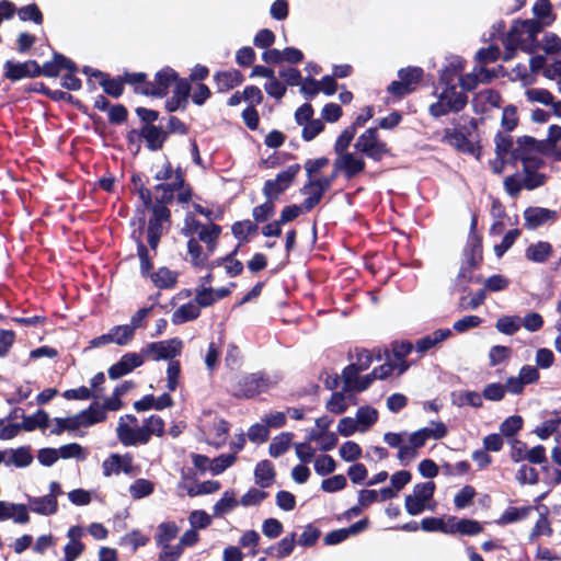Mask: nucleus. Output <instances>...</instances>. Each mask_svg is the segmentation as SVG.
Masks as SVG:
<instances>
[{
  "instance_id": "obj_1",
  "label": "nucleus",
  "mask_w": 561,
  "mask_h": 561,
  "mask_svg": "<svg viewBox=\"0 0 561 561\" xmlns=\"http://www.w3.org/2000/svg\"><path fill=\"white\" fill-rule=\"evenodd\" d=\"M453 128H445L442 141L461 153L474 156L478 160L482 154L480 139L474 137L478 130L477 119L471 117L468 125L456 124Z\"/></svg>"
},
{
  "instance_id": "obj_2",
  "label": "nucleus",
  "mask_w": 561,
  "mask_h": 561,
  "mask_svg": "<svg viewBox=\"0 0 561 561\" xmlns=\"http://www.w3.org/2000/svg\"><path fill=\"white\" fill-rule=\"evenodd\" d=\"M397 75L398 80H393L386 91L393 100L400 101L419 89L424 78V70L417 66H408L400 68Z\"/></svg>"
},
{
  "instance_id": "obj_3",
  "label": "nucleus",
  "mask_w": 561,
  "mask_h": 561,
  "mask_svg": "<svg viewBox=\"0 0 561 561\" xmlns=\"http://www.w3.org/2000/svg\"><path fill=\"white\" fill-rule=\"evenodd\" d=\"M354 148L375 162H380L385 157L392 154L389 145L380 139L377 127H369L360 134Z\"/></svg>"
},
{
  "instance_id": "obj_4",
  "label": "nucleus",
  "mask_w": 561,
  "mask_h": 561,
  "mask_svg": "<svg viewBox=\"0 0 561 561\" xmlns=\"http://www.w3.org/2000/svg\"><path fill=\"white\" fill-rule=\"evenodd\" d=\"M468 103V96L465 92L457 91V85L444 87L438 94V101L432 103L428 107V113L434 118H439L448 113L461 112Z\"/></svg>"
},
{
  "instance_id": "obj_5",
  "label": "nucleus",
  "mask_w": 561,
  "mask_h": 561,
  "mask_svg": "<svg viewBox=\"0 0 561 561\" xmlns=\"http://www.w3.org/2000/svg\"><path fill=\"white\" fill-rule=\"evenodd\" d=\"M301 170L299 163L288 165L285 170L278 172L275 179H268L264 182L262 194L266 199L275 203L294 184Z\"/></svg>"
},
{
  "instance_id": "obj_6",
  "label": "nucleus",
  "mask_w": 561,
  "mask_h": 561,
  "mask_svg": "<svg viewBox=\"0 0 561 561\" xmlns=\"http://www.w3.org/2000/svg\"><path fill=\"white\" fill-rule=\"evenodd\" d=\"M463 262L458 272V279H466L467 283L472 280V272L479 268L483 263V245L482 236H472L467 239V243L462 251Z\"/></svg>"
},
{
  "instance_id": "obj_7",
  "label": "nucleus",
  "mask_w": 561,
  "mask_h": 561,
  "mask_svg": "<svg viewBox=\"0 0 561 561\" xmlns=\"http://www.w3.org/2000/svg\"><path fill=\"white\" fill-rule=\"evenodd\" d=\"M268 386L270 380L263 373L248 374L233 385L232 396L238 399H251L266 391Z\"/></svg>"
},
{
  "instance_id": "obj_8",
  "label": "nucleus",
  "mask_w": 561,
  "mask_h": 561,
  "mask_svg": "<svg viewBox=\"0 0 561 561\" xmlns=\"http://www.w3.org/2000/svg\"><path fill=\"white\" fill-rule=\"evenodd\" d=\"M183 343L179 337L151 342L141 348L145 358L153 360H171L181 354Z\"/></svg>"
},
{
  "instance_id": "obj_9",
  "label": "nucleus",
  "mask_w": 561,
  "mask_h": 561,
  "mask_svg": "<svg viewBox=\"0 0 561 561\" xmlns=\"http://www.w3.org/2000/svg\"><path fill=\"white\" fill-rule=\"evenodd\" d=\"M435 489L436 485L433 481L416 483L413 486V494L405 496L404 506L408 514L415 516L424 512L427 501L434 495Z\"/></svg>"
},
{
  "instance_id": "obj_10",
  "label": "nucleus",
  "mask_w": 561,
  "mask_h": 561,
  "mask_svg": "<svg viewBox=\"0 0 561 561\" xmlns=\"http://www.w3.org/2000/svg\"><path fill=\"white\" fill-rule=\"evenodd\" d=\"M182 77L170 66H165L158 70L153 80L149 79V96L162 99L165 98L170 88L180 81Z\"/></svg>"
},
{
  "instance_id": "obj_11",
  "label": "nucleus",
  "mask_w": 561,
  "mask_h": 561,
  "mask_svg": "<svg viewBox=\"0 0 561 561\" xmlns=\"http://www.w3.org/2000/svg\"><path fill=\"white\" fill-rule=\"evenodd\" d=\"M144 362H145V359H144L141 352L140 353H134V352L126 353L121 357V359L117 363L113 364L108 368V370H107L108 377L112 380L119 379L123 376H126L129 373H131L134 369L142 366Z\"/></svg>"
},
{
  "instance_id": "obj_12",
  "label": "nucleus",
  "mask_w": 561,
  "mask_h": 561,
  "mask_svg": "<svg viewBox=\"0 0 561 561\" xmlns=\"http://www.w3.org/2000/svg\"><path fill=\"white\" fill-rule=\"evenodd\" d=\"M192 85L190 80L182 78L174 84L173 94L167 99L164 108L169 113H174L179 110L185 111L188 105V98L191 95Z\"/></svg>"
},
{
  "instance_id": "obj_13",
  "label": "nucleus",
  "mask_w": 561,
  "mask_h": 561,
  "mask_svg": "<svg viewBox=\"0 0 561 561\" xmlns=\"http://www.w3.org/2000/svg\"><path fill=\"white\" fill-rule=\"evenodd\" d=\"M432 424L435 426L434 428L422 427L410 434L409 443L410 446L413 447L415 451L419 448L423 447L426 444L427 439H442L447 435V427L443 422H432Z\"/></svg>"
},
{
  "instance_id": "obj_14",
  "label": "nucleus",
  "mask_w": 561,
  "mask_h": 561,
  "mask_svg": "<svg viewBox=\"0 0 561 561\" xmlns=\"http://www.w3.org/2000/svg\"><path fill=\"white\" fill-rule=\"evenodd\" d=\"M84 529L81 526H71L67 531L69 541L64 548V558L61 561H76L85 550V545L81 541Z\"/></svg>"
},
{
  "instance_id": "obj_15",
  "label": "nucleus",
  "mask_w": 561,
  "mask_h": 561,
  "mask_svg": "<svg viewBox=\"0 0 561 561\" xmlns=\"http://www.w3.org/2000/svg\"><path fill=\"white\" fill-rule=\"evenodd\" d=\"M356 362L351 363L342 370V379H346L348 383L352 379L359 375L360 371L367 370L373 364V353L364 347H355Z\"/></svg>"
},
{
  "instance_id": "obj_16",
  "label": "nucleus",
  "mask_w": 561,
  "mask_h": 561,
  "mask_svg": "<svg viewBox=\"0 0 561 561\" xmlns=\"http://www.w3.org/2000/svg\"><path fill=\"white\" fill-rule=\"evenodd\" d=\"M42 72L44 77L47 78H57L61 70H67L69 72H78L79 68L75 61L66 57L65 55L54 51L53 59L50 61H46L42 66Z\"/></svg>"
},
{
  "instance_id": "obj_17",
  "label": "nucleus",
  "mask_w": 561,
  "mask_h": 561,
  "mask_svg": "<svg viewBox=\"0 0 561 561\" xmlns=\"http://www.w3.org/2000/svg\"><path fill=\"white\" fill-rule=\"evenodd\" d=\"M557 211L543 207H528L524 210L525 228L528 230L537 229L548 221L557 219Z\"/></svg>"
},
{
  "instance_id": "obj_18",
  "label": "nucleus",
  "mask_w": 561,
  "mask_h": 561,
  "mask_svg": "<svg viewBox=\"0 0 561 561\" xmlns=\"http://www.w3.org/2000/svg\"><path fill=\"white\" fill-rule=\"evenodd\" d=\"M116 432L119 442L124 446H135L138 444L145 445L149 443L147 428L144 425L134 428L125 423H119Z\"/></svg>"
},
{
  "instance_id": "obj_19",
  "label": "nucleus",
  "mask_w": 561,
  "mask_h": 561,
  "mask_svg": "<svg viewBox=\"0 0 561 561\" xmlns=\"http://www.w3.org/2000/svg\"><path fill=\"white\" fill-rule=\"evenodd\" d=\"M152 309L153 306L140 308L134 316H131L130 324L115 325V331L123 330V334H121L118 342H131L135 336V331L139 328L146 327V318L149 316Z\"/></svg>"
},
{
  "instance_id": "obj_20",
  "label": "nucleus",
  "mask_w": 561,
  "mask_h": 561,
  "mask_svg": "<svg viewBox=\"0 0 561 561\" xmlns=\"http://www.w3.org/2000/svg\"><path fill=\"white\" fill-rule=\"evenodd\" d=\"M140 139L146 141V147L150 151H159L169 140L165 129L159 125L141 126Z\"/></svg>"
},
{
  "instance_id": "obj_21",
  "label": "nucleus",
  "mask_w": 561,
  "mask_h": 561,
  "mask_svg": "<svg viewBox=\"0 0 561 561\" xmlns=\"http://www.w3.org/2000/svg\"><path fill=\"white\" fill-rule=\"evenodd\" d=\"M340 159L334 161V167L339 171H343L347 179H353L365 170V161L355 157L351 152L339 154Z\"/></svg>"
},
{
  "instance_id": "obj_22",
  "label": "nucleus",
  "mask_w": 561,
  "mask_h": 561,
  "mask_svg": "<svg viewBox=\"0 0 561 561\" xmlns=\"http://www.w3.org/2000/svg\"><path fill=\"white\" fill-rule=\"evenodd\" d=\"M217 92L222 93L239 87L244 81L243 73L238 69L220 70L214 75Z\"/></svg>"
},
{
  "instance_id": "obj_23",
  "label": "nucleus",
  "mask_w": 561,
  "mask_h": 561,
  "mask_svg": "<svg viewBox=\"0 0 561 561\" xmlns=\"http://www.w3.org/2000/svg\"><path fill=\"white\" fill-rule=\"evenodd\" d=\"M13 518L14 523L27 524L30 514L25 504H14L0 501V520Z\"/></svg>"
},
{
  "instance_id": "obj_24",
  "label": "nucleus",
  "mask_w": 561,
  "mask_h": 561,
  "mask_svg": "<svg viewBox=\"0 0 561 561\" xmlns=\"http://www.w3.org/2000/svg\"><path fill=\"white\" fill-rule=\"evenodd\" d=\"M465 65L466 61L462 58L457 56L453 57L439 73V84L443 87H450V89H453V85H456L455 80L457 77H460L465 69Z\"/></svg>"
},
{
  "instance_id": "obj_25",
  "label": "nucleus",
  "mask_w": 561,
  "mask_h": 561,
  "mask_svg": "<svg viewBox=\"0 0 561 561\" xmlns=\"http://www.w3.org/2000/svg\"><path fill=\"white\" fill-rule=\"evenodd\" d=\"M30 510L39 515H54L58 511V501L53 496H27Z\"/></svg>"
},
{
  "instance_id": "obj_26",
  "label": "nucleus",
  "mask_w": 561,
  "mask_h": 561,
  "mask_svg": "<svg viewBox=\"0 0 561 561\" xmlns=\"http://www.w3.org/2000/svg\"><path fill=\"white\" fill-rule=\"evenodd\" d=\"M276 478V471L271 460L264 459L256 463L254 469L255 483L262 489L270 488Z\"/></svg>"
},
{
  "instance_id": "obj_27",
  "label": "nucleus",
  "mask_w": 561,
  "mask_h": 561,
  "mask_svg": "<svg viewBox=\"0 0 561 561\" xmlns=\"http://www.w3.org/2000/svg\"><path fill=\"white\" fill-rule=\"evenodd\" d=\"M451 334H453L451 330L448 328L437 329L434 332H432L431 334H427V335L422 336L419 340H416L415 345H414L415 350L419 353H425V352L430 351L431 348L435 347L436 345H438L440 342L450 337Z\"/></svg>"
},
{
  "instance_id": "obj_28",
  "label": "nucleus",
  "mask_w": 561,
  "mask_h": 561,
  "mask_svg": "<svg viewBox=\"0 0 561 561\" xmlns=\"http://www.w3.org/2000/svg\"><path fill=\"white\" fill-rule=\"evenodd\" d=\"M553 248L548 241L531 243L525 250V257L535 263H545L552 255Z\"/></svg>"
},
{
  "instance_id": "obj_29",
  "label": "nucleus",
  "mask_w": 561,
  "mask_h": 561,
  "mask_svg": "<svg viewBox=\"0 0 561 561\" xmlns=\"http://www.w3.org/2000/svg\"><path fill=\"white\" fill-rule=\"evenodd\" d=\"M124 84L133 87L135 94L149 96V77L146 72H123Z\"/></svg>"
},
{
  "instance_id": "obj_30",
  "label": "nucleus",
  "mask_w": 561,
  "mask_h": 561,
  "mask_svg": "<svg viewBox=\"0 0 561 561\" xmlns=\"http://www.w3.org/2000/svg\"><path fill=\"white\" fill-rule=\"evenodd\" d=\"M296 536L297 535L295 531L290 533L289 535L282 538L275 545L268 547L265 550V553L277 559H285L289 557L295 549Z\"/></svg>"
},
{
  "instance_id": "obj_31",
  "label": "nucleus",
  "mask_w": 561,
  "mask_h": 561,
  "mask_svg": "<svg viewBox=\"0 0 561 561\" xmlns=\"http://www.w3.org/2000/svg\"><path fill=\"white\" fill-rule=\"evenodd\" d=\"M99 84L106 95L114 99L121 98L125 91L123 75L111 77L110 73L105 72Z\"/></svg>"
},
{
  "instance_id": "obj_32",
  "label": "nucleus",
  "mask_w": 561,
  "mask_h": 561,
  "mask_svg": "<svg viewBox=\"0 0 561 561\" xmlns=\"http://www.w3.org/2000/svg\"><path fill=\"white\" fill-rule=\"evenodd\" d=\"M179 274L162 266L150 275L151 282L160 289H170L176 286Z\"/></svg>"
},
{
  "instance_id": "obj_33",
  "label": "nucleus",
  "mask_w": 561,
  "mask_h": 561,
  "mask_svg": "<svg viewBox=\"0 0 561 561\" xmlns=\"http://www.w3.org/2000/svg\"><path fill=\"white\" fill-rule=\"evenodd\" d=\"M201 316L199 307L194 300H191L181 307H179L172 314L173 324H182L188 321H193Z\"/></svg>"
},
{
  "instance_id": "obj_34",
  "label": "nucleus",
  "mask_w": 561,
  "mask_h": 561,
  "mask_svg": "<svg viewBox=\"0 0 561 561\" xmlns=\"http://www.w3.org/2000/svg\"><path fill=\"white\" fill-rule=\"evenodd\" d=\"M81 416V424L83 427L92 426L96 423L104 422L107 417L106 410L103 405H99V403L93 402L85 410L79 412Z\"/></svg>"
},
{
  "instance_id": "obj_35",
  "label": "nucleus",
  "mask_w": 561,
  "mask_h": 561,
  "mask_svg": "<svg viewBox=\"0 0 561 561\" xmlns=\"http://www.w3.org/2000/svg\"><path fill=\"white\" fill-rule=\"evenodd\" d=\"M533 511L534 506L531 505L523 507L508 506L496 520V523L499 525L513 524L527 518Z\"/></svg>"
},
{
  "instance_id": "obj_36",
  "label": "nucleus",
  "mask_w": 561,
  "mask_h": 561,
  "mask_svg": "<svg viewBox=\"0 0 561 561\" xmlns=\"http://www.w3.org/2000/svg\"><path fill=\"white\" fill-rule=\"evenodd\" d=\"M179 527L173 522L161 523L154 536L156 542L162 548H169L170 542L176 538Z\"/></svg>"
},
{
  "instance_id": "obj_37",
  "label": "nucleus",
  "mask_w": 561,
  "mask_h": 561,
  "mask_svg": "<svg viewBox=\"0 0 561 561\" xmlns=\"http://www.w3.org/2000/svg\"><path fill=\"white\" fill-rule=\"evenodd\" d=\"M524 33L525 32L520 25V20L514 21L506 38L504 39V46L508 50H516L520 46L525 51L533 53V48H526L522 46V36Z\"/></svg>"
},
{
  "instance_id": "obj_38",
  "label": "nucleus",
  "mask_w": 561,
  "mask_h": 561,
  "mask_svg": "<svg viewBox=\"0 0 561 561\" xmlns=\"http://www.w3.org/2000/svg\"><path fill=\"white\" fill-rule=\"evenodd\" d=\"M28 60L24 62H14L12 60H7L3 65L4 68V78L15 82L22 80L24 78H28Z\"/></svg>"
},
{
  "instance_id": "obj_39",
  "label": "nucleus",
  "mask_w": 561,
  "mask_h": 561,
  "mask_svg": "<svg viewBox=\"0 0 561 561\" xmlns=\"http://www.w3.org/2000/svg\"><path fill=\"white\" fill-rule=\"evenodd\" d=\"M351 379L352 380L348 383H346V379H343V390L345 392H363L367 390L375 380H377L376 375L373 370L363 377L356 376Z\"/></svg>"
},
{
  "instance_id": "obj_40",
  "label": "nucleus",
  "mask_w": 561,
  "mask_h": 561,
  "mask_svg": "<svg viewBox=\"0 0 561 561\" xmlns=\"http://www.w3.org/2000/svg\"><path fill=\"white\" fill-rule=\"evenodd\" d=\"M240 504V501L236 499L233 490L226 491L222 497L214 505L213 515L215 517H221L229 513Z\"/></svg>"
},
{
  "instance_id": "obj_41",
  "label": "nucleus",
  "mask_w": 561,
  "mask_h": 561,
  "mask_svg": "<svg viewBox=\"0 0 561 561\" xmlns=\"http://www.w3.org/2000/svg\"><path fill=\"white\" fill-rule=\"evenodd\" d=\"M293 436L294 434L290 432H283L275 436L268 446V454L274 458L285 454L290 447Z\"/></svg>"
},
{
  "instance_id": "obj_42",
  "label": "nucleus",
  "mask_w": 561,
  "mask_h": 561,
  "mask_svg": "<svg viewBox=\"0 0 561 561\" xmlns=\"http://www.w3.org/2000/svg\"><path fill=\"white\" fill-rule=\"evenodd\" d=\"M187 252L193 266L198 268L205 267L208 261V254L204 252L203 247L195 238H191L187 241Z\"/></svg>"
},
{
  "instance_id": "obj_43",
  "label": "nucleus",
  "mask_w": 561,
  "mask_h": 561,
  "mask_svg": "<svg viewBox=\"0 0 561 561\" xmlns=\"http://www.w3.org/2000/svg\"><path fill=\"white\" fill-rule=\"evenodd\" d=\"M49 99L55 102L65 101L73 105L82 114L88 115L90 118L93 119V115L89 113L88 106L83 104L82 101L75 98L72 94L68 92H65L62 90H51L49 93Z\"/></svg>"
},
{
  "instance_id": "obj_44",
  "label": "nucleus",
  "mask_w": 561,
  "mask_h": 561,
  "mask_svg": "<svg viewBox=\"0 0 561 561\" xmlns=\"http://www.w3.org/2000/svg\"><path fill=\"white\" fill-rule=\"evenodd\" d=\"M356 420L359 431L365 432L378 421V411L369 405L360 407L356 412Z\"/></svg>"
},
{
  "instance_id": "obj_45",
  "label": "nucleus",
  "mask_w": 561,
  "mask_h": 561,
  "mask_svg": "<svg viewBox=\"0 0 561 561\" xmlns=\"http://www.w3.org/2000/svg\"><path fill=\"white\" fill-rule=\"evenodd\" d=\"M11 457L7 465H14L18 468H25L33 461V455L30 446H21L16 449H10Z\"/></svg>"
},
{
  "instance_id": "obj_46",
  "label": "nucleus",
  "mask_w": 561,
  "mask_h": 561,
  "mask_svg": "<svg viewBox=\"0 0 561 561\" xmlns=\"http://www.w3.org/2000/svg\"><path fill=\"white\" fill-rule=\"evenodd\" d=\"M259 230L256 224L249 219L233 222L231 226V232L236 239L241 242H249V236L255 233Z\"/></svg>"
},
{
  "instance_id": "obj_47",
  "label": "nucleus",
  "mask_w": 561,
  "mask_h": 561,
  "mask_svg": "<svg viewBox=\"0 0 561 561\" xmlns=\"http://www.w3.org/2000/svg\"><path fill=\"white\" fill-rule=\"evenodd\" d=\"M49 423L48 413L45 410H37L34 415L23 416L22 428L26 432H32L39 428H46Z\"/></svg>"
},
{
  "instance_id": "obj_48",
  "label": "nucleus",
  "mask_w": 561,
  "mask_h": 561,
  "mask_svg": "<svg viewBox=\"0 0 561 561\" xmlns=\"http://www.w3.org/2000/svg\"><path fill=\"white\" fill-rule=\"evenodd\" d=\"M54 422L55 427L51 430V434L54 435H60L65 431H76L83 426V424H81L82 420L80 413L69 417H55Z\"/></svg>"
},
{
  "instance_id": "obj_49",
  "label": "nucleus",
  "mask_w": 561,
  "mask_h": 561,
  "mask_svg": "<svg viewBox=\"0 0 561 561\" xmlns=\"http://www.w3.org/2000/svg\"><path fill=\"white\" fill-rule=\"evenodd\" d=\"M137 255L140 261V273L144 277H150L153 273V262L149 251L140 238L137 239Z\"/></svg>"
},
{
  "instance_id": "obj_50",
  "label": "nucleus",
  "mask_w": 561,
  "mask_h": 561,
  "mask_svg": "<svg viewBox=\"0 0 561 561\" xmlns=\"http://www.w3.org/2000/svg\"><path fill=\"white\" fill-rule=\"evenodd\" d=\"M524 420L520 415H512L506 417L500 424V434L507 438H514V436L523 428Z\"/></svg>"
},
{
  "instance_id": "obj_51",
  "label": "nucleus",
  "mask_w": 561,
  "mask_h": 561,
  "mask_svg": "<svg viewBox=\"0 0 561 561\" xmlns=\"http://www.w3.org/2000/svg\"><path fill=\"white\" fill-rule=\"evenodd\" d=\"M18 16L22 22L32 21L37 25L44 22V15L36 3H31L18 9Z\"/></svg>"
},
{
  "instance_id": "obj_52",
  "label": "nucleus",
  "mask_w": 561,
  "mask_h": 561,
  "mask_svg": "<svg viewBox=\"0 0 561 561\" xmlns=\"http://www.w3.org/2000/svg\"><path fill=\"white\" fill-rule=\"evenodd\" d=\"M327 192V190L318 184L312 185V188H309L308 192L301 193L302 195H308L302 202V208L305 211H311L322 201Z\"/></svg>"
},
{
  "instance_id": "obj_53",
  "label": "nucleus",
  "mask_w": 561,
  "mask_h": 561,
  "mask_svg": "<svg viewBox=\"0 0 561 561\" xmlns=\"http://www.w3.org/2000/svg\"><path fill=\"white\" fill-rule=\"evenodd\" d=\"M495 328L503 334L513 335L520 329V319L517 316H503L497 319Z\"/></svg>"
},
{
  "instance_id": "obj_54",
  "label": "nucleus",
  "mask_w": 561,
  "mask_h": 561,
  "mask_svg": "<svg viewBox=\"0 0 561 561\" xmlns=\"http://www.w3.org/2000/svg\"><path fill=\"white\" fill-rule=\"evenodd\" d=\"M533 12L538 20H543L546 25H550L556 20L550 0H537L533 7Z\"/></svg>"
},
{
  "instance_id": "obj_55",
  "label": "nucleus",
  "mask_w": 561,
  "mask_h": 561,
  "mask_svg": "<svg viewBox=\"0 0 561 561\" xmlns=\"http://www.w3.org/2000/svg\"><path fill=\"white\" fill-rule=\"evenodd\" d=\"M276 210L275 203L265 198V202L261 205L255 206L252 209V217L254 219V224H261L267 221L271 217L274 216Z\"/></svg>"
},
{
  "instance_id": "obj_56",
  "label": "nucleus",
  "mask_w": 561,
  "mask_h": 561,
  "mask_svg": "<svg viewBox=\"0 0 561 561\" xmlns=\"http://www.w3.org/2000/svg\"><path fill=\"white\" fill-rule=\"evenodd\" d=\"M154 490V484L147 479H137L130 486L129 493L133 499L139 500L150 495Z\"/></svg>"
},
{
  "instance_id": "obj_57",
  "label": "nucleus",
  "mask_w": 561,
  "mask_h": 561,
  "mask_svg": "<svg viewBox=\"0 0 561 561\" xmlns=\"http://www.w3.org/2000/svg\"><path fill=\"white\" fill-rule=\"evenodd\" d=\"M321 536V530L313 526V524H308L301 535L299 536L297 543L305 548H311L316 546L319 538Z\"/></svg>"
},
{
  "instance_id": "obj_58",
  "label": "nucleus",
  "mask_w": 561,
  "mask_h": 561,
  "mask_svg": "<svg viewBox=\"0 0 561 561\" xmlns=\"http://www.w3.org/2000/svg\"><path fill=\"white\" fill-rule=\"evenodd\" d=\"M356 133L357 129L355 128V126L350 125L346 128H344L334 144L335 153L342 154L346 152V149L350 147Z\"/></svg>"
},
{
  "instance_id": "obj_59",
  "label": "nucleus",
  "mask_w": 561,
  "mask_h": 561,
  "mask_svg": "<svg viewBox=\"0 0 561 561\" xmlns=\"http://www.w3.org/2000/svg\"><path fill=\"white\" fill-rule=\"evenodd\" d=\"M476 494V489L472 485H465L454 497L455 507L457 510H463L468 507L472 503Z\"/></svg>"
},
{
  "instance_id": "obj_60",
  "label": "nucleus",
  "mask_w": 561,
  "mask_h": 561,
  "mask_svg": "<svg viewBox=\"0 0 561 561\" xmlns=\"http://www.w3.org/2000/svg\"><path fill=\"white\" fill-rule=\"evenodd\" d=\"M552 534H553V529L551 528V524H550L547 513L540 514L534 528L531 529L529 539L534 540L543 535L550 537V536H552Z\"/></svg>"
},
{
  "instance_id": "obj_61",
  "label": "nucleus",
  "mask_w": 561,
  "mask_h": 561,
  "mask_svg": "<svg viewBox=\"0 0 561 561\" xmlns=\"http://www.w3.org/2000/svg\"><path fill=\"white\" fill-rule=\"evenodd\" d=\"M520 236V230L515 228L508 230L505 236L503 237L501 243L494 245V252L497 257H502L505 252H507L517 238Z\"/></svg>"
},
{
  "instance_id": "obj_62",
  "label": "nucleus",
  "mask_w": 561,
  "mask_h": 561,
  "mask_svg": "<svg viewBox=\"0 0 561 561\" xmlns=\"http://www.w3.org/2000/svg\"><path fill=\"white\" fill-rule=\"evenodd\" d=\"M107 119L112 125H123L128 119V110L124 104H112L107 110Z\"/></svg>"
},
{
  "instance_id": "obj_63",
  "label": "nucleus",
  "mask_w": 561,
  "mask_h": 561,
  "mask_svg": "<svg viewBox=\"0 0 561 561\" xmlns=\"http://www.w3.org/2000/svg\"><path fill=\"white\" fill-rule=\"evenodd\" d=\"M456 529L458 530V534L463 536H476L483 531L481 523L470 518L459 519Z\"/></svg>"
},
{
  "instance_id": "obj_64",
  "label": "nucleus",
  "mask_w": 561,
  "mask_h": 561,
  "mask_svg": "<svg viewBox=\"0 0 561 561\" xmlns=\"http://www.w3.org/2000/svg\"><path fill=\"white\" fill-rule=\"evenodd\" d=\"M340 456L347 462L356 461L362 456V447L353 440H347L340 447Z\"/></svg>"
}]
</instances>
